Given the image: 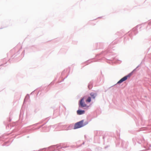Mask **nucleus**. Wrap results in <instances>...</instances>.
<instances>
[{
  "instance_id": "4",
  "label": "nucleus",
  "mask_w": 151,
  "mask_h": 151,
  "mask_svg": "<svg viewBox=\"0 0 151 151\" xmlns=\"http://www.w3.org/2000/svg\"><path fill=\"white\" fill-rule=\"evenodd\" d=\"M77 114L78 115H81L83 114H84L85 111L84 110H78L77 111Z\"/></svg>"
},
{
  "instance_id": "5",
  "label": "nucleus",
  "mask_w": 151,
  "mask_h": 151,
  "mask_svg": "<svg viewBox=\"0 0 151 151\" xmlns=\"http://www.w3.org/2000/svg\"><path fill=\"white\" fill-rule=\"evenodd\" d=\"M90 95L93 99H95L96 95V93H91L90 94Z\"/></svg>"
},
{
  "instance_id": "2",
  "label": "nucleus",
  "mask_w": 151,
  "mask_h": 151,
  "mask_svg": "<svg viewBox=\"0 0 151 151\" xmlns=\"http://www.w3.org/2000/svg\"><path fill=\"white\" fill-rule=\"evenodd\" d=\"M85 98V97H84L80 100L79 104V107H84L86 106V104L85 103L84 101V99Z\"/></svg>"
},
{
  "instance_id": "3",
  "label": "nucleus",
  "mask_w": 151,
  "mask_h": 151,
  "mask_svg": "<svg viewBox=\"0 0 151 151\" xmlns=\"http://www.w3.org/2000/svg\"><path fill=\"white\" fill-rule=\"evenodd\" d=\"M130 76V75H128L127 76H126L123 78H122V79H121L117 83H122V82H123L124 81H125L126 80L128 77H129Z\"/></svg>"
},
{
  "instance_id": "1",
  "label": "nucleus",
  "mask_w": 151,
  "mask_h": 151,
  "mask_svg": "<svg viewBox=\"0 0 151 151\" xmlns=\"http://www.w3.org/2000/svg\"><path fill=\"white\" fill-rule=\"evenodd\" d=\"M83 120H82L76 123L74 125V129H75L79 128L83 126L84 125L83 124Z\"/></svg>"
},
{
  "instance_id": "6",
  "label": "nucleus",
  "mask_w": 151,
  "mask_h": 151,
  "mask_svg": "<svg viewBox=\"0 0 151 151\" xmlns=\"http://www.w3.org/2000/svg\"><path fill=\"white\" fill-rule=\"evenodd\" d=\"M91 98L90 97H89L86 100V102H90L91 101Z\"/></svg>"
}]
</instances>
